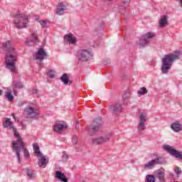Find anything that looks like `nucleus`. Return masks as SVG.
Masks as SVG:
<instances>
[{
	"label": "nucleus",
	"instance_id": "nucleus-8",
	"mask_svg": "<svg viewBox=\"0 0 182 182\" xmlns=\"http://www.w3.org/2000/svg\"><path fill=\"white\" fill-rule=\"evenodd\" d=\"M146 122H147L146 115L144 113H140L137 126L138 132H144L146 130Z\"/></svg>",
	"mask_w": 182,
	"mask_h": 182
},
{
	"label": "nucleus",
	"instance_id": "nucleus-6",
	"mask_svg": "<svg viewBox=\"0 0 182 182\" xmlns=\"http://www.w3.org/2000/svg\"><path fill=\"white\" fill-rule=\"evenodd\" d=\"M92 56L93 54L89 50L82 49L77 52L78 60H81V62H87V60L92 59Z\"/></svg>",
	"mask_w": 182,
	"mask_h": 182
},
{
	"label": "nucleus",
	"instance_id": "nucleus-9",
	"mask_svg": "<svg viewBox=\"0 0 182 182\" xmlns=\"http://www.w3.org/2000/svg\"><path fill=\"white\" fill-rule=\"evenodd\" d=\"M102 127V119L100 118H97L92 123V124L90 127L88 132L90 134H92L95 132H98V130Z\"/></svg>",
	"mask_w": 182,
	"mask_h": 182
},
{
	"label": "nucleus",
	"instance_id": "nucleus-37",
	"mask_svg": "<svg viewBox=\"0 0 182 182\" xmlns=\"http://www.w3.org/2000/svg\"><path fill=\"white\" fill-rule=\"evenodd\" d=\"M62 159H63V161H68L69 156H68V154H66V153L64 152L63 153Z\"/></svg>",
	"mask_w": 182,
	"mask_h": 182
},
{
	"label": "nucleus",
	"instance_id": "nucleus-13",
	"mask_svg": "<svg viewBox=\"0 0 182 182\" xmlns=\"http://www.w3.org/2000/svg\"><path fill=\"white\" fill-rule=\"evenodd\" d=\"M123 107H122V105L117 103L109 106V110L112 113V114H119V113L122 112Z\"/></svg>",
	"mask_w": 182,
	"mask_h": 182
},
{
	"label": "nucleus",
	"instance_id": "nucleus-4",
	"mask_svg": "<svg viewBox=\"0 0 182 182\" xmlns=\"http://www.w3.org/2000/svg\"><path fill=\"white\" fill-rule=\"evenodd\" d=\"M178 54L171 53L169 55H165L164 57L161 59L162 66L161 72L164 74L168 73L174 60H178Z\"/></svg>",
	"mask_w": 182,
	"mask_h": 182
},
{
	"label": "nucleus",
	"instance_id": "nucleus-38",
	"mask_svg": "<svg viewBox=\"0 0 182 182\" xmlns=\"http://www.w3.org/2000/svg\"><path fill=\"white\" fill-rule=\"evenodd\" d=\"M72 143L74 144H77V136L76 135L73 136Z\"/></svg>",
	"mask_w": 182,
	"mask_h": 182
},
{
	"label": "nucleus",
	"instance_id": "nucleus-41",
	"mask_svg": "<svg viewBox=\"0 0 182 182\" xmlns=\"http://www.w3.org/2000/svg\"><path fill=\"white\" fill-rule=\"evenodd\" d=\"M21 129H26V124H23V123H21Z\"/></svg>",
	"mask_w": 182,
	"mask_h": 182
},
{
	"label": "nucleus",
	"instance_id": "nucleus-24",
	"mask_svg": "<svg viewBox=\"0 0 182 182\" xmlns=\"http://www.w3.org/2000/svg\"><path fill=\"white\" fill-rule=\"evenodd\" d=\"M168 17H167V16H162L161 17V19L159 21V26L161 28H163V26H166V25H168V21H167V18Z\"/></svg>",
	"mask_w": 182,
	"mask_h": 182
},
{
	"label": "nucleus",
	"instance_id": "nucleus-10",
	"mask_svg": "<svg viewBox=\"0 0 182 182\" xmlns=\"http://www.w3.org/2000/svg\"><path fill=\"white\" fill-rule=\"evenodd\" d=\"M110 137H112V135L110 134H108L104 136H98L96 138L92 139V144H105V143H107L109 140H110Z\"/></svg>",
	"mask_w": 182,
	"mask_h": 182
},
{
	"label": "nucleus",
	"instance_id": "nucleus-18",
	"mask_svg": "<svg viewBox=\"0 0 182 182\" xmlns=\"http://www.w3.org/2000/svg\"><path fill=\"white\" fill-rule=\"evenodd\" d=\"M171 129L176 132V133H178V132H181L182 130V125L178 121H176L171 125Z\"/></svg>",
	"mask_w": 182,
	"mask_h": 182
},
{
	"label": "nucleus",
	"instance_id": "nucleus-40",
	"mask_svg": "<svg viewBox=\"0 0 182 182\" xmlns=\"http://www.w3.org/2000/svg\"><path fill=\"white\" fill-rule=\"evenodd\" d=\"M97 35H98L99 38H102L103 36V31H100Z\"/></svg>",
	"mask_w": 182,
	"mask_h": 182
},
{
	"label": "nucleus",
	"instance_id": "nucleus-35",
	"mask_svg": "<svg viewBox=\"0 0 182 182\" xmlns=\"http://www.w3.org/2000/svg\"><path fill=\"white\" fill-rule=\"evenodd\" d=\"M147 88H146V87H143L141 88V90L139 91H138V95H147Z\"/></svg>",
	"mask_w": 182,
	"mask_h": 182
},
{
	"label": "nucleus",
	"instance_id": "nucleus-2",
	"mask_svg": "<svg viewBox=\"0 0 182 182\" xmlns=\"http://www.w3.org/2000/svg\"><path fill=\"white\" fill-rule=\"evenodd\" d=\"M3 127L12 130L15 137H16L17 140L13 141V147H14L17 156H19V151L23 149V141L21 135H19V132L16 130L9 118H6L5 121L3 122Z\"/></svg>",
	"mask_w": 182,
	"mask_h": 182
},
{
	"label": "nucleus",
	"instance_id": "nucleus-1",
	"mask_svg": "<svg viewBox=\"0 0 182 182\" xmlns=\"http://www.w3.org/2000/svg\"><path fill=\"white\" fill-rule=\"evenodd\" d=\"M12 45L13 43L11 41H6L3 43L4 48L8 50L5 58L4 66L6 69H8L10 72H16L18 53H16L15 48L12 47Z\"/></svg>",
	"mask_w": 182,
	"mask_h": 182
},
{
	"label": "nucleus",
	"instance_id": "nucleus-39",
	"mask_svg": "<svg viewBox=\"0 0 182 182\" xmlns=\"http://www.w3.org/2000/svg\"><path fill=\"white\" fill-rule=\"evenodd\" d=\"M175 173L177 176H179V174H181V169L179 167H176L175 168Z\"/></svg>",
	"mask_w": 182,
	"mask_h": 182
},
{
	"label": "nucleus",
	"instance_id": "nucleus-11",
	"mask_svg": "<svg viewBox=\"0 0 182 182\" xmlns=\"http://www.w3.org/2000/svg\"><path fill=\"white\" fill-rule=\"evenodd\" d=\"M12 148H13V151H14V153H16V156L18 159V163H21V161H22V160L21 159V153H22V151H24V156L25 157H26L27 159L31 158V154H29V151H28L27 149H25V144L24 143H23V148L21 149L18 152V154L16 153V151L15 150V147H14V142H12Z\"/></svg>",
	"mask_w": 182,
	"mask_h": 182
},
{
	"label": "nucleus",
	"instance_id": "nucleus-44",
	"mask_svg": "<svg viewBox=\"0 0 182 182\" xmlns=\"http://www.w3.org/2000/svg\"><path fill=\"white\" fill-rule=\"evenodd\" d=\"M0 96H2V90L0 89Z\"/></svg>",
	"mask_w": 182,
	"mask_h": 182
},
{
	"label": "nucleus",
	"instance_id": "nucleus-42",
	"mask_svg": "<svg viewBox=\"0 0 182 182\" xmlns=\"http://www.w3.org/2000/svg\"><path fill=\"white\" fill-rule=\"evenodd\" d=\"M33 93H34L35 95L38 94V90L37 89L33 90Z\"/></svg>",
	"mask_w": 182,
	"mask_h": 182
},
{
	"label": "nucleus",
	"instance_id": "nucleus-22",
	"mask_svg": "<svg viewBox=\"0 0 182 182\" xmlns=\"http://www.w3.org/2000/svg\"><path fill=\"white\" fill-rule=\"evenodd\" d=\"M21 87H23V85L22 82H14L13 83V92L14 96H18V92H16V89H21Z\"/></svg>",
	"mask_w": 182,
	"mask_h": 182
},
{
	"label": "nucleus",
	"instance_id": "nucleus-25",
	"mask_svg": "<svg viewBox=\"0 0 182 182\" xmlns=\"http://www.w3.org/2000/svg\"><path fill=\"white\" fill-rule=\"evenodd\" d=\"M5 97L9 100V102H12L14 100V95H12V89H9L5 93Z\"/></svg>",
	"mask_w": 182,
	"mask_h": 182
},
{
	"label": "nucleus",
	"instance_id": "nucleus-33",
	"mask_svg": "<svg viewBox=\"0 0 182 182\" xmlns=\"http://www.w3.org/2000/svg\"><path fill=\"white\" fill-rule=\"evenodd\" d=\"M39 23H41L42 28H45L46 29L48 28V24L50 23L48 20H40Z\"/></svg>",
	"mask_w": 182,
	"mask_h": 182
},
{
	"label": "nucleus",
	"instance_id": "nucleus-19",
	"mask_svg": "<svg viewBox=\"0 0 182 182\" xmlns=\"http://www.w3.org/2000/svg\"><path fill=\"white\" fill-rule=\"evenodd\" d=\"M64 41L67 42L68 43H76V38L73 37L72 33L66 34L64 36Z\"/></svg>",
	"mask_w": 182,
	"mask_h": 182
},
{
	"label": "nucleus",
	"instance_id": "nucleus-29",
	"mask_svg": "<svg viewBox=\"0 0 182 182\" xmlns=\"http://www.w3.org/2000/svg\"><path fill=\"white\" fill-rule=\"evenodd\" d=\"M26 174L28 178L32 179V178H35L36 176H35V172L33 171V170H31L29 168H26Z\"/></svg>",
	"mask_w": 182,
	"mask_h": 182
},
{
	"label": "nucleus",
	"instance_id": "nucleus-7",
	"mask_svg": "<svg viewBox=\"0 0 182 182\" xmlns=\"http://www.w3.org/2000/svg\"><path fill=\"white\" fill-rule=\"evenodd\" d=\"M164 150L171 154V156H173L176 159H178L179 160H182V152H180L178 150L173 149L170 145H164Z\"/></svg>",
	"mask_w": 182,
	"mask_h": 182
},
{
	"label": "nucleus",
	"instance_id": "nucleus-28",
	"mask_svg": "<svg viewBox=\"0 0 182 182\" xmlns=\"http://www.w3.org/2000/svg\"><path fill=\"white\" fill-rule=\"evenodd\" d=\"M129 99H130V91H125L124 95H122V100L124 103H127L129 102Z\"/></svg>",
	"mask_w": 182,
	"mask_h": 182
},
{
	"label": "nucleus",
	"instance_id": "nucleus-34",
	"mask_svg": "<svg viewBox=\"0 0 182 182\" xmlns=\"http://www.w3.org/2000/svg\"><path fill=\"white\" fill-rule=\"evenodd\" d=\"M146 180L149 182H156V176L154 175H146Z\"/></svg>",
	"mask_w": 182,
	"mask_h": 182
},
{
	"label": "nucleus",
	"instance_id": "nucleus-31",
	"mask_svg": "<svg viewBox=\"0 0 182 182\" xmlns=\"http://www.w3.org/2000/svg\"><path fill=\"white\" fill-rule=\"evenodd\" d=\"M142 36L145 38V39H147V41H149V39H153V38L156 36V33L149 32V33H146L145 35Z\"/></svg>",
	"mask_w": 182,
	"mask_h": 182
},
{
	"label": "nucleus",
	"instance_id": "nucleus-15",
	"mask_svg": "<svg viewBox=\"0 0 182 182\" xmlns=\"http://www.w3.org/2000/svg\"><path fill=\"white\" fill-rule=\"evenodd\" d=\"M38 159V166L39 167H41V168H45L46 166H48V164L49 163V159H48V156H40Z\"/></svg>",
	"mask_w": 182,
	"mask_h": 182
},
{
	"label": "nucleus",
	"instance_id": "nucleus-32",
	"mask_svg": "<svg viewBox=\"0 0 182 182\" xmlns=\"http://www.w3.org/2000/svg\"><path fill=\"white\" fill-rule=\"evenodd\" d=\"M31 42H34V43H38L39 42V38H38V34L36 33L31 35Z\"/></svg>",
	"mask_w": 182,
	"mask_h": 182
},
{
	"label": "nucleus",
	"instance_id": "nucleus-5",
	"mask_svg": "<svg viewBox=\"0 0 182 182\" xmlns=\"http://www.w3.org/2000/svg\"><path fill=\"white\" fill-rule=\"evenodd\" d=\"M23 116L27 119H38L39 117V110L33 107L27 106L24 109Z\"/></svg>",
	"mask_w": 182,
	"mask_h": 182
},
{
	"label": "nucleus",
	"instance_id": "nucleus-14",
	"mask_svg": "<svg viewBox=\"0 0 182 182\" xmlns=\"http://www.w3.org/2000/svg\"><path fill=\"white\" fill-rule=\"evenodd\" d=\"M157 164H160V159L156 158L155 159H153L148 163L145 164L144 166V170H150V168H153L154 166H157Z\"/></svg>",
	"mask_w": 182,
	"mask_h": 182
},
{
	"label": "nucleus",
	"instance_id": "nucleus-16",
	"mask_svg": "<svg viewBox=\"0 0 182 182\" xmlns=\"http://www.w3.org/2000/svg\"><path fill=\"white\" fill-rule=\"evenodd\" d=\"M67 127L68 124L65 122H62L56 123L53 127V129L56 133H60V132H62L63 129H66Z\"/></svg>",
	"mask_w": 182,
	"mask_h": 182
},
{
	"label": "nucleus",
	"instance_id": "nucleus-36",
	"mask_svg": "<svg viewBox=\"0 0 182 182\" xmlns=\"http://www.w3.org/2000/svg\"><path fill=\"white\" fill-rule=\"evenodd\" d=\"M48 75L49 77L53 79V77H55V71H53V70H48Z\"/></svg>",
	"mask_w": 182,
	"mask_h": 182
},
{
	"label": "nucleus",
	"instance_id": "nucleus-21",
	"mask_svg": "<svg viewBox=\"0 0 182 182\" xmlns=\"http://www.w3.org/2000/svg\"><path fill=\"white\" fill-rule=\"evenodd\" d=\"M164 169H158L156 171V178H158L160 182H164Z\"/></svg>",
	"mask_w": 182,
	"mask_h": 182
},
{
	"label": "nucleus",
	"instance_id": "nucleus-3",
	"mask_svg": "<svg viewBox=\"0 0 182 182\" xmlns=\"http://www.w3.org/2000/svg\"><path fill=\"white\" fill-rule=\"evenodd\" d=\"M14 17L13 25L15 28H17V29L28 28V23H29V16L28 14L18 11L14 14Z\"/></svg>",
	"mask_w": 182,
	"mask_h": 182
},
{
	"label": "nucleus",
	"instance_id": "nucleus-20",
	"mask_svg": "<svg viewBox=\"0 0 182 182\" xmlns=\"http://www.w3.org/2000/svg\"><path fill=\"white\" fill-rule=\"evenodd\" d=\"M55 177L62 182H68V178H66L65 173L60 171H55Z\"/></svg>",
	"mask_w": 182,
	"mask_h": 182
},
{
	"label": "nucleus",
	"instance_id": "nucleus-26",
	"mask_svg": "<svg viewBox=\"0 0 182 182\" xmlns=\"http://www.w3.org/2000/svg\"><path fill=\"white\" fill-rule=\"evenodd\" d=\"M148 43H149V40H147V38H146L142 36L139 39V45L140 48H144V46H146V45H148Z\"/></svg>",
	"mask_w": 182,
	"mask_h": 182
},
{
	"label": "nucleus",
	"instance_id": "nucleus-17",
	"mask_svg": "<svg viewBox=\"0 0 182 182\" xmlns=\"http://www.w3.org/2000/svg\"><path fill=\"white\" fill-rule=\"evenodd\" d=\"M67 10L68 6L64 3H59L56 9V14L57 15H63L65 11Z\"/></svg>",
	"mask_w": 182,
	"mask_h": 182
},
{
	"label": "nucleus",
	"instance_id": "nucleus-23",
	"mask_svg": "<svg viewBox=\"0 0 182 182\" xmlns=\"http://www.w3.org/2000/svg\"><path fill=\"white\" fill-rule=\"evenodd\" d=\"M60 80L61 82H63V83H64V85H72V82L69 80V77H68V74L66 73L62 75V76L60 77Z\"/></svg>",
	"mask_w": 182,
	"mask_h": 182
},
{
	"label": "nucleus",
	"instance_id": "nucleus-27",
	"mask_svg": "<svg viewBox=\"0 0 182 182\" xmlns=\"http://www.w3.org/2000/svg\"><path fill=\"white\" fill-rule=\"evenodd\" d=\"M33 147L34 153L37 156V157L42 156V153L41 152V150L39 149V145H38V144H33Z\"/></svg>",
	"mask_w": 182,
	"mask_h": 182
},
{
	"label": "nucleus",
	"instance_id": "nucleus-30",
	"mask_svg": "<svg viewBox=\"0 0 182 182\" xmlns=\"http://www.w3.org/2000/svg\"><path fill=\"white\" fill-rule=\"evenodd\" d=\"M122 4L124 6H120L119 9H123L124 11L127 9L129 4H130V0H122Z\"/></svg>",
	"mask_w": 182,
	"mask_h": 182
},
{
	"label": "nucleus",
	"instance_id": "nucleus-12",
	"mask_svg": "<svg viewBox=\"0 0 182 182\" xmlns=\"http://www.w3.org/2000/svg\"><path fill=\"white\" fill-rule=\"evenodd\" d=\"M48 56V52L45 50V48H40L38 49L37 53L36 55L34 56V59H36L37 60H40V62H42L45 58H47Z\"/></svg>",
	"mask_w": 182,
	"mask_h": 182
},
{
	"label": "nucleus",
	"instance_id": "nucleus-43",
	"mask_svg": "<svg viewBox=\"0 0 182 182\" xmlns=\"http://www.w3.org/2000/svg\"><path fill=\"white\" fill-rule=\"evenodd\" d=\"M75 127H79V122H76Z\"/></svg>",
	"mask_w": 182,
	"mask_h": 182
}]
</instances>
